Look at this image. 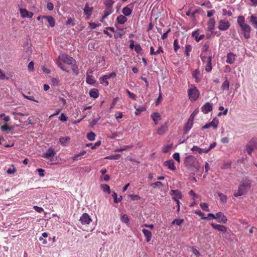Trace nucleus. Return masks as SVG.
Here are the masks:
<instances>
[{
    "instance_id": "nucleus-1",
    "label": "nucleus",
    "mask_w": 257,
    "mask_h": 257,
    "mask_svg": "<svg viewBox=\"0 0 257 257\" xmlns=\"http://www.w3.org/2000/svg\"><path fill=\"white\" fill-rule=\"evenodd\" d=\"M184 164L189 169L193 171L199 170L200 165L198 160L191 155L188 156L185 158Z\"/></svg>"
},
{
    "instance_id": "nucleus-2",
    "label": "nucleus",
    "mask_w": 257,
    "mask_h": 257,
    "mask_svg": "<svg viewBox=\"0 0 257 257\" xmlns=\"http://www.w3.org/2000/svg\"><path fill=\"white\" fill-rule=\"evenodd\" d=\"M237 23L241 28L244 38L246 39L249 38L251 28L248 25L245 23L244 18L243 16L238 17Z\"/></svg>"
},
{
    "instance_id": "nucleus-3",
    "label": "nucleus",
    "mask_w": 257,
    "mask_h": 257,
    "mask_svg": "<svg viewBox=\"0 0 257 257\" xmlns=\"http://www.w3.org/2000/svg\"><path fill=\"white\" fill-rule=\"evenodd\" d=\"M61 60L64 63L71 65V69L74 73L76 74H78L77 66L76 65V61L74 59L67 55L63 54L61 56Z\"/></svg>"
},
{
    "instance_id": "nucleus-4",
    "label": "nucleus",
    "mask_w": 257,
    "mask_h": 257,
    "mask_svg": "<svg viewBox=\"0 0 257 257\" xmlns=\"http://www.w3.org/2000/svg\"><path fill=\"white\" fill-rule=\"evenodd\" d=\"M43 158L49 159L51 164H54L55 161L57 160V157L56 155V152L52 148H49L44 153L42 156Z\"/></svg>"
},
{
    "instance_id": "nucleus-5",
    "label": "nucleus",
    "mask_w": 257,
    "mask_h": 257,
    "mask_svg": "<svg viewBox=\"0 0 257 257\" xmlns=\"http://www.w3.org/2000/svg\"><path fill=\"white\" fill-rule=\"evenodd\" d=\"M188 93L189 99L192 101H196L199 95L198 89L194 85L191 86V87L188 90Z\"/></svg>"
},
{
    "instance_id": "nucleus-6",
    "label": "nucleus",
    "mask_w": 257,
    "mask_h": 257,
    "mask_svg": "<svg viewBox=\"0 0 257 257\" xmlns=\"http://www.w3.org/2000/svg\"><path fill=\"white\" fill-rule=\"evenodd\" d=\"M215 219H217L218 222L219 223H226L227 221L226 217L221 212L216 213Z\"/></svg>"
},
{
    "instance_id": "nucleus-7",
    "label": "nucleus",
    "mask_w": 257,
    "mask_h": 257,
    "mask_svg": "<svg viewBox=\"0 0 257 257\" xmlns=\"http://www.w3.org/2000/svg\"><path fill=\"white\" fill-rule=\"evenodd\" d=\"M218 120L216 118H214L212 121L208 123L205 124L202 127V129H207L211 126H213L215 129H216L218 126Z\"/></svg>"
},
{
    "instance_id": "nucleus-8",
    "label": "nucleus",
    "mask_w": 257,
    "mask_h": 257,
    "mask_svg": "<svg viewBox=\"0 0 257 257\" xmlns=\"http://www.w3.org/2000/svg\"><path fill=\"white\" fill-rule=\"evenodd\" d=\"M230 26L229 23L225 20H220L219 22L218 28L222 31L226 30Z\"/></svg>"
},
{
    "instance_id": "nucleus-9",
    "label": "nucleus",
    "mask_w": 257,
    "mask_h": 257,
    "mask_svg": "<svg viewBox=\"0 0 257 257\" xmlns=\"http://www.w3.org/2000/svg\"><path fill=\"white\" fill-rule=\"evenodd\" d=\"M79 220L82 224H88L91 221V219L88 214L84 213L80 217Z\"/></svg>"
},
{
    "instance_id": "nucleus-10",
    "label": "nucleus",
    "mask_w": 257,
    "mask_h": 257,
    "mask_svg": "<svg viewBox=\"0 0 257 257\" xmlns=\"http://www.w3.org/2000/svg\"><path fill=\"white\" fill-rule=\"evenodd\" d=\"M211 225L212 227L219 231L222 232L223 233H226L227 231V228L222 225L220 224H216L214 223H211Z\"/></svg>"
},
{
    "instance_id": "nucleus-11",
    "label": "nucleus",
    "mask_w": 257,
    "mask_h": 257,
    "mask_svg": "<svg viewBox=\"0 0 257 257\" xmlns=\"http://www.w3.org/2000/svg\"><path fill=\"white\" fill-rule=\"evenodd\" d=\"M20 14L23 18H32L33 14L32 12H29L25 9H20Z\"/></svg>"
},
{
    "instance_id": "nucleus-12",
    "label": "nucleus",
    "mask_w": 257,
    "mask_h": 257,
    "mask_svg": "<svg viewBox=\"0 0 257 257\" xmlns=\"http://www.w3.org/2000/svg\"><path fill=\"white\" fill-rule=\"evenodd\" d=\"M171 194L174 195L173 199L177 200L182 198V193L178 190H172L171 191Z\"/></svg>"
},
{
    "instance_id": "nucleus-13",
    "label": "nucleus",
    "mask_w": 257,
    "mask_h": 257,
    "mask_svg": "<svg viewBox=\"0 0 257 257\" xmlns=\"http://www.w3.org/2000/svg\"><path fill=\"white\" fill-rule=\"evenodd\" d=\"M151 117L155 124H158V121L161 119V116L159 113L155 112L152 114Z\"/></svg>"
},
{
    "instance_id": "nucleus-14",
    "label": "nucleus",
    "mask_w": 257,
    "mask_h": 257,
    "mask_svg": "<svg viewBox=\"0 0 257 257\" xmlns=\"http://www.w3.org/2000/svg\"><path fill=\"white\" fill-rule=\"evenodd\" d=\"M201 109H202V111L204 113H208V111L212 110V105L210 103L207 102L202 107Z\"/></svg>"
},
{
    "instance_id": "nucleus-15",
    "label": "nucleus",
    "mask_w": 257,
    "mask_h": 257,
    "mask_svg": "<svg viewBox=\"0 0 257 257\" xmlns=\"http://www.w3.org/2000/svg\"><path fill=\"white\" fill-rule=\"evenodd\" d=\"M168 130V125L166 124H164L162 125L157 130V134L159 135H163Z\"/></svg>"
},
{
    "instance_id": "nucleus-16",
    "label": "nucleus",
    "mask_w": 257,
    "mask_h": 257,
    "mask_svg": "<svg viewBox=\"0 0 257 257\" xmlns=\"http://www.w3.org/2000/svg\"><path fill=\"white\" fill-rule=\"evenodd\" d=\"M164 165L166 167H168L169 169L171 170H175V167L174 166V162L173 160H170L164 162Z\"/></svg>"
},
{
    "instance_id": "nucleus-17",
    "label": "nucleus",
    "mask_w": 257,
    "mask_h": 257,
    "mask_svg": "<svg viewBox=\"0 0 257 257\" xmlns=\"http://www.w3.org/2000/svg\"><path fill=\"white\" fill-rule=\"evenodd\" d=\"M42 18L47 20L49 24V25L51 27H53L55 26V22L54 18L52 16H43Z\"/></svg>"
},
{
    "instance_id": "nucleus-18",
    "label": "nucleus",
    "mask_w": 257,
    "mask_h": 257,
    "mask_svg": "<svg viewBox=\"0 0 257 257\" xmlns=\"http://www.w3.org/2000/svg\"><path fill=\"white\" fill-rule=\"evenodd\" d=\"M142 232H143L145 237H146V240L147 242H149L152 237V233L149 231L148 230L146 229H143L142 230Z\"/></svg>"
},
{
    "instance_id": "nucleus-19",
    "label": "nucleus",
    "mask_w": 257,
    "mask_h": 257,
    "mask_svg": "<svg viewBox=\"0 0 257 257\" xmlns=\"http://www.w3.org/2000/svg\"><path fill=\"white\" fill-rule=\"evenodd\" d=\"M235 60V55L232 53H229L227 55L226 63L231 64L234 63Z\"/></svg>"
},
{
    "instance_id": "nucleus-20",
    "label": "nucleus",
    "mask_w": 257,
    "mask_h": 257,
    "mask_svg": "<svg viewBox=\"0 0 257 257\" xmlns=\"http://www.w3.org/2000/svg\"><path fill=\"white\" fill-rule=\"evenodd\" d=\"M93 10L92 7H89L88 6V4H86L84 9V13L85 15L87 16H90L92 14V11Z\"/></svg>"
},
{
    "instance_id": "nucleus-21",
    "label": "nucleus",
    "mask_w": 257,
    "mask_h": 257,
    "mask_svg": "<svg viewBox=\"0 0 257 257\" xmlns=\"http://www.w3.org/2000/svg\"><path fill=\"white\" fill-rule=\"evenodd\" d=\"M193 122L188 120L185 125L183 134H186L191 129L193 125Z\"/></svg>"
},
{
    "instance_id": "nucleus-22",
    "label": "nucleus",
    "mask_w": 257,
    "mask_h": 257,
    "mask_svg": "<svg viewBox=\"0 0 257 257\" xmlns=\"http://www.w3.org/2000/svg\"><path fill=\"white\" fill-rule=\"evenodd\" d=\"M214 24H215V20L213 18H211L209 20L208 23H207V30L208 31H212L214 27Z\"/></svg>"
},
{
    "instance_id": "nucleus-23",
    "label": "nucleus",
    "mask_w": 257,
    "mask_h": 257,
    "mask_svg": "<svg viewBox=\"0 0 257 257\" xmlns=\"http://www.w3.org/2000/svg\"><path fill=\"white\" fill-rule=\"evenodd\" d=\"M89 95L91 97L96 98L98 96V90L96 88L91 89L89 91Z\"/></svg>"
},
{
    "instance_id": "nucleus-24",
    "label": "nucleus",
    "mask_w": 257,
    "mask_h": 257,
    "mask_svg": "<svg viewBox=\"0 0 257 257\" xmlns=\"http://www.w3.org/2000/svg\"><path fill=\"white\" fill-rule=\"evenodd\" d=\"M211 70H212L211 57L209 56L207 58V64L205 66V70L207 72H210Z\"/></svg>"
},
{
    "instance_id": "nucleus-25",
    "label": "nucleus",
    "mask_w": 257,
    "mask_h": 257,
    "mask_svg": "<svg viewBox=\"0 0 257 257\" xmlns=\"http://www.w3.org/2000/svg\"><path fill=\"white\" fill-rule=\"evenodd\" d=\"M127 21V18L123 15H120L117 18V22L120 24H124Z\"/></svg>"
},
{
    "instance_id": "nucleus-26",
    "label": "nucleus",
    "mask_w": 257,
    "mask_h": 257,
    "mask_svg": "<svg viewBox=\"0 0 257 257\" xmlns=\"http://www.w3.org/2000/svg\"><path fill=\"white\" fill-rule=\"evenodd\" d=\"M132 10L127 7L123 8L122 10V13L125 16H130L132 14Z\"/></svg>"
},
{
    "instance_id": "nucleus-27",
    "label": "nucleus",
    "mask_w": 257,
    "mask_h": 257,
    "mask_svg": "<svg viewBox=\"0 0 257 257\" xmlns=\"http://www.w3.org/2000/svg\"><path fill=\"white\" fill-rule=\"evenodd\" d=\"M245 192V190L244 189H243L241 186H239L238 191L236 193H235L234 194V196L235 197H238L240 196H241L244 192Z\"/></svg>"
},
{
    "instance_id": "nucleus-28",
    "label": "nucleus",
    "mask_w": 257,
    "mask_h": 257,
    "mask_svg": "<svg viewBox=\"0 0 257 257\" xmlns=\"http://www.w3.org/2000/svg\"><path fill=\"white\" fill-rule=\"evenodd\" d=\"M100 186L103 191L107 192L108 194L110 193V187L108 185L103 184H101Z\"/></svg>"
},
{
    "instance_id": "nucleus-29",
    "label": "nucleus",
    "mask_w": 257,
    "mask_h": 257,
    "mask_svg": "<svg viewBox=\"0 0 257 257\" xmlns=\"http://www.w3.org/2000/svg\"><path fill=\"white\" fill-rule=\"evenodd\" d=\"M86 82L89 84H94L96 81L92 76L87 74L86 77Z\"/></svg>"
},
{
    "instance_id": "nucleus-30",
    "label": "nucleus",
    "mask_w": 257,
    "mask_h": 257,
    "mask_svg": "<svg viewBox=\"0 0 257 257\" xmlns=\"http://www.w3.org/2000/svg\"><path fill=\"white\" fill-rule=\"evenodd\" d=\"M133 145L124 146L120 148L116 149L115 150V152H122L123 151H125L128 149L132 148H133Z\"/></svg>"
},
{
    "instance_id": "nucleus-31",
    "label": "nucleus",
    "mask_w": 257,
    "mask_h": 257,
    "mask_svg": "<svg viewBox=\"0 0 257 257\" xmlns=\"http://www.w3.org/2000/svg\"><path fill=\"white\" fill-rule=\"evenodd\" d=\"M70 139V138L68 137H62L60 138L59 142L62 145L65 146L66 142L69 141Z\"/></svg>"
},
{
    "instance_id": "nucleus-32",
    "label": "nucleus",
    "mask_w": 257,
    "mask_h": 257,
    "mask_svg": "<svg viewBox=\"0 0 257 257\" xmlns=\"http://www.w3.org/2000/svg\"><path fill=\"white\" fill-rule=\"evenodd\" d=\"M112 196L114 198V202L115 203H117L122 200V197L121 196L117 198V194L115 192L112 193Z\"/></svg>"
},
{
    "instance_id": "nucleus-33",
    "label": "nucleus",
    "mask_w": 257,
    "mask_h": 257,
    "mask_svg": "<svg viewBox=\"0 0 257 257\" xmlns=\"http://www.w3.org/2000/svg\"><path fill=\"white\" fill-rule=\"evenodd\" d=\"M250 22L255 28H257V18L256 17L251 16L250 18Z\"/></svg>"
},
{
    "instance_id": "nucleus-34",
    "label": "nucleus",
    "mask_w": 257,
    "mask_h": 257,
    "mask_svg": "<svg viewBox=\"0 0 257 257\" xmlns=\"http://www.w3.org/2000/svg\"><path fill=\"white\" fill-rule=\"evenodd\" d=\"M218 195L219 197H220V199L222 203H225L226 202L227 197L226 195H224L223 193H220V192H218Z\"/></svg>"
},
{
    "instance_id": "nucleus-35",
    "label": "nucleus",
    "mask_w": 257,
    "mask_h": 257,
    "mask_svg": "<svg viewBox=\"0 0 257 257\" xmlns=\"http://www.w3.org/2000/svg\"><path fill=\"white\" fill-rule=\"evenodd\" d=\"M120 156H121L119 154H115V155H110V156L106 157L105 158V159H109V160H111V159L117 160L120 158Z\"/></svg>"
},
{
    "instance_id": "nucleus-36",
    "label": "nucleus",
    "mask_w": 257,
    "mask_h": 257,
    "mask_svg": "<svg viewBox=\"0 0 257 257\" xmlns=\"http://www.w3.org/2000/svg\"><path fill=\"white\" fill-rule=\"evenodd\" d=\"M200 74V72L198 70H195L193 73V77L195 78L196 82H199L200 79L198 77V76Z\"/></svg>"
},
{
    "instance_id": "nucleus-37",
    "label": "nucleus",
    "mask_w": 257,
    "mask_h": 257,
    "mask_svg": "<svg viewBox=\"0 0 257 257\" xmlns=\"http://www.w3.org/2000/svg\"><path fill=\"white\" fill-rule=\"evenodd\" d=\"M244 190L246 188H249L250 187V183L248 182H242L239 185Z\"/></svg>"
},
{
    "instance_id": "nucleus-38",
    "label": "nucleus",
    "mask_w": 257,
    "mask_h": 257,
    "mask_svg": "<svg viewBox=\"0 0 257 257\" xmlns=\"http://www.w3.org/2000/svg\"><path fill=\"white\" fill-rule=\"evenodd\" d=\"M96 135L93 132L89 133L87 135V138L90 141L94 140Z\"/></svg>"
},
{
    "instance_id": "nucleus-39",
    "label": "nucleus",
    "mask_w": 257,
    "mask_h": 257,
    "mask_svg": "<svg viewBox=\"0 0 257 257\" xmlns=\"http://www.w3.org/2000/svg\"><path fill=\"white\" fill-rule=\"evenodd\" d=\"M229 86V82L227 80H226L223 83V84L221 86V88L222 90L228 89Z\"/></svg>"
},
{
    "instance_id": "nucleus-40",
    "label": "nucleus",
    "mask_w": 257,
    "mask_h": 257,
    "mask_svg": "<svg viewBox=\"0 0 257 257\" xmlns=\"http://www.w3.org/2000/svg\"><path fill=\"white\" fill-rule=\"evenodd\" d=\"M200 206L201 208L202 209V210H203L204 211H208L209 210L208 206L207 203H201Z\"/></svg>"
},
{
    "instance_id": "nucleus-41",
    "label": "nucleus",
    "mask_w": 257,
    "mask_h": 257,
    "mask_svg": "<svg viewBox=\"0 0 257 257\" xmlns=\"http://www.w3.org/2000/svg\"><path fill=\"white\" fill-rule=\"evenodd\" d=\"M254 148L248 143L246 145V150L248 154L250 155Z\"/></svg>"
},
{
    "instance_id": "nucleus-42",
    "label": "nucleus",
    "mask_w": 257,
    "mask_h": 257,
    "mask_svg": "<svg viewBox=\"0 0 257 257\" xmlns=\"http://www.w3.org/2000/svg\"><path fill=\"white\" fill-rule=\"evenodd\" d=\"M1 129L3 131H11L13 129V126H8L7 123H5V125L1 126Z\"/></svg>"
},
{
    "instance_id": "nucleus-43",
    "label": "nucleus",
    "mask_w": 257,
    "mask_h": 257,
    "mask_svg": "<svg viewBox=\"0 0 257 257\" xmlns=\"http://www.w3.org/2000/svg\"><path fill=\"white\" fill-rule=\"evenodd\" d=\"M249 144L254 148H257V140L252 139L249 142Z\"/></svg>"
},
{
    "instance_id": "nucleus-44",
    "label": "nucleus",
    "mask_w": 257,
    "mask_h": 257,
    "mask_svg": "<svg viewBox=\"0 0 257 257\" xmlns=\"http://www.w3.org/2000/svg\"><path fill=\"white\" fill-rule=\"evenodd\" d=\"M183 219H176L172 222V224L180 225L183 222Z\"/></svg>"
},
{
    "instance_id": "nucleus-45",
    "label": "nucleus",
    "mask_w": 257,
    "mask_h": 257,
    "mask_svg": "<svg viewBox=\"0 0 257 257\" xmlns=\"http://www.w3.org/2000/svg\"><path fill=\"white\" fill-rule=\"evenodd\" d=\"M172 145H168L164 147L162 149V152L164 153H167L172 148Z\"/></svg>"
},
{
    "instance_id": "nucleus-46",
    "label": "nucleus",
    "mask_w": 257,
    "mask_h": 257,
    "mask_svg": "<svg viewBox=\"0 0 257 257\" xmlns=\"http://www.w3.org/2000/svg\"><path fill=\"white\" fill-rule=\"evenodd\" d=\"M121 221L125 223H127L129 222V219L128 216L126 214H124L121 216Z\"/></svg>"
},
{
    "instance_id": "nucleus-47",
    "label": "nucleus",
    "mask_w": 257,
    "mask_h": 257,
    "mask_svg": "<svg viewBox=\"0 0 257 257\" xmlns=\"http://www.w3.org/2000/svg\"><path fill=\"white\" fill-rule=\"evenodd\" d=\"M180 48L179 45H178V42L177 39H176L174 41V48L175 52H176Z\"/></svg>"
},
{
    "instance_id": "nucleus-48",
    "label": "nucleus",
    "mask_w": 257,
    "mask_h": 257,
    "mask_svg": "<svg viewBox=\"0 0 257 257\" xmlns=\"http://www.w3.org/2000/svg\"><path fill=\"white\" fill-rule=\"evenodd\" d=\"M191 150L193 152H197L199 154H200V152L201 151V149L199 148L198 147L196 146H193Z\"/></svg>"
},
{
    "instance_id": "nucleus-49",
    "label": "nucleus",
    "mask_w": 257,
    "mask_h": 257,
    "mask_svg": "<svg viewBox=\"0 0 257 257\" xmlns=\"http://www.w3.org/2000/svg\"><path fill=\"white\" fill-rule=\"evenodd\" d=\"M135 50L137 53H140L142 50V48L139 44L135 45Z\"/></svg>"
},
{
    "instance_id": "nucleus-50",
    "label": "nucleus",
    "mask_w": 257,
    "mask_h": 257,
    "mask_svg": "<svg viewBox=\"0 0 257 257\" xmlns=\"http://www.w3.org/2000/svg\"><path fill=\"white\" fill-rule=\"evenodd\" d=\"M192 47L190 45H187L185 48V53L187 56H189V52L191 51Z\"/></svg>"
},
{
    "instance_id": "nucleus-51",
    "label": "nucleus",
    "mask_w": 257,
    "mask_h": 257,
    "mask_svg": "<svg viewBox=\"0 0 257 257\" xmlns=\"http://www.w3.org/2000/svg\"><path fill=\"white\" fill-rule=\"evenodd\" d=\"M86 154V152L85 151H83L81 152H80V153L78 154H76L74 157H73V160H76L77 159V158L81 156H83L84 155H85Z\"/></svg>"
},
{
    "instance_id": "nucleus-52",
    "label": "nucleus",
    "mask_w": 257,
    "mask_h": 257,
    "mask_svg": "<svg viewBox=\"0 0 257 257\" xmlns=\"http://www.w3.org/2000/svg\"><path fill=\"white\" fill-rule=\"evenodd\" d=\"M231 162H228L224 163L223 166H222L221 168L222 169H227L228 168H229L231 166Z\"/></svg>"
},
{
    "instance_id": "nucleus-53",
    "label": "nucleus",
    "mask_w": 257,
    "mask_h": 257,
    "mask_svg": "<svg viewBox=\"0 0 257 257\" xmlns=\"http://www.w3.org/2000/svg\"><path fill=\"white\" fill-rule=\"evenodd\" d=\"M112 13V9H110V7L109 6L108 8H106L104 13L106 14L107 16H109Z\"/></svg>"
},
{
    "instance_id": "nucleus-54",
    "label": "nucleus",
    "mask_w": 257,
    "mask_h": 257,
    "mask_svg": "<svg viewBox=\"0 0 257 257\" xmlns=\"http://www.w3.org/2000/svg\"><path fill=\"white\" fill-rule=\"evenodd\" d=\"M163 184L159 181L153 183L151 184V186L153 187V188H156L158 186H163Z\"/></svg>"
},
{
    "instance_id": "nucleus-55",
    "label": "nucleus",
    "mask_w": 257,
    "mask_h": 257,
    "mask_svg": "<svg viewBox=\"0 0 257 257\" xmlns=\"http://www.w3.org/2000/svg\"><path fill=\"white\" fill-rule=\"evenodd\" d=\"M99 81H100V83L104 84L105 86H107L108 85V82L107 81L106 79H103V76L100 78Z\"/></svg>"
},
{
    "instance_id": "nucleus-56",
    "label": "nucleus",
    "mask_w": 257,
    "mask_h": 257,
    "mask_svg": "<svg viewBox=\"0 0 257 257\" xmlns=\"http://www.w3.org/2000/svg\"><path fill=\"white\" fill-rule=\"evenodd\" d=\"M196 213L198 215H199L201 217V218L202 219H206L208 218V217H204V213H203L202 212H201V211L200 210H197L196 211Z\"/></svg>"
},
{
    "instance_id": "nucleus-57",
    "label": "nucleus",
    "mask_w": 257,
    "mask_h": 257,
    "mask_svg": "<svg viewBox=\"0 0 257 257\" xmlns=\"http://www.w3.org/2000/svg\"><path fill=\"white\" fill-rule=\"evenodd\" d=\"M68 117L64 113H61L59 117V119L63 121H66Z\"/></svg>"
},
{
    "instance_id": "nucleus-58",
    "label": "nucleus",
    "mask_w": 257,
    "mask_h": 257,
    "mask_svg": "<svg viewBox=\"0 0 257 257\" xmlns=\"http://www.w3.org/2000/svg\"><path fill=\"white\" fill-rule=\"evenodd\" d=\"M173 158L176 160L178 162H180V155L178 153H175L173 155Z\"/></svg>"
},
{
    "instance_id": "nucleus-59",
    "label": "nucleus",
    "mask_w": 257,
    "mask_h": 257,
    "mask_svg": "<svg viewBox=\"0 0 257 257\" xmlns=\"http://www.w3.org/2000/svg\"><path fill=\"white\" fill-rule=\"evenodd\" d=\"M47 8L49 11H52L54 9L53 4L52 3L49 2L47 4Z\"/></svg>"
},
{
    "instance_id": "nucleus-60",
    "label": "nucleus",
    "mask_w": 257,
    "mask_h": 257,
    "mask_svg": "<svg viewBox=\"0 0 257 257\" xmlns=\"http://www.w3.org/2000/svg\"><path fill=\"white\" fill-rule=\"evenodd\" d=\"M199 36V34L198 33V31H195L194 32H193L192 33V36L194 37L195 38V40L197 41V42H199V40H198V37Z\"/></svg>"
},
{
    "instance_id": "nucleus-61",
    "label": "nucleus",
    "mask_w": 257,
    "mask_h": 257,
    "mask_svg": "<svg viewBox=\"0 0 257 257\" xmlns=\"http://www.w3.org/2000/svg\"><path fill=\"white\" fill-rule=\"evenodd\" d=\"M123 35V34L119 32H115L114 37L115 38H120L121 37V36Z\"/></svg>"
},
{
    "instance_id": "nucleus-62",
    "label": "nucleus",
    "mask_w": 257,
    "mask_h": 257,
    "mask_svg": "<svg viewBox=\"0 0 257 257\" xmlns=\"http://www.w3.org/2000/svg\"><path fill=\"white\" fill-rule=\"evenodd\" d=\"M51 82L54 85H57L59 83V80L56 78H51Z\"/></svg>"
},
{
    "instance_id": "nucleus-63",
    "label": "nucleus",
    "mask_w": 257,
    "mask_h": 257,
    "mask_svg": "<svg viewBox=\"0 0 257 257\" xmlns=\"http://www.w3.org/2000/svg\"><path fill=\"white\" fill-rule=\"evenodd\" d=\"M28 69L29 71H33L34 69V62L33 61L30 62L28 65Z\"/></svg>"
},
{
    "instance_id": "nucleus-64",
    "label": "nucleus",
    "mask_w": 257,
    "mask_h": 257,
    "mask_svg": "<svg viewBox=\"0 0 257 257\" xmlns=\"http://www.w3.org/2000/svg\"><path fill=\"white\" fill-rule=\"evenodd\" d=\"M126 92L130 98L135 99L136 96L134 93L131 92L128 90H126Z\"/></svg>"
}]
</instances>
